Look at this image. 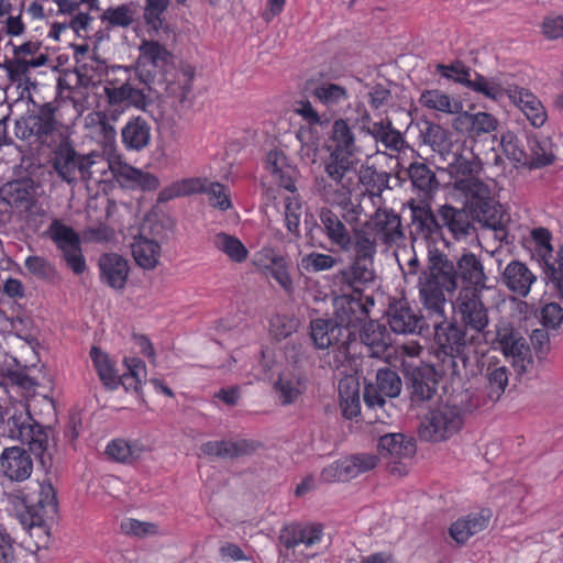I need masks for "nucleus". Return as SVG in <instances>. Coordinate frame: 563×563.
<instances>
[{"label": "nucleus", "mask_w": 563, "mask_h": 563, "mask_svg": "<svg viewBox=\"0 0 563 563\" xmlns=\"http://www.w3.org/2000/svg\"><path fill=\"white\" fill-rule=\"evenodd\" d=\"M460 289L475 291L489 290V280L482 260L472 252L463 253L453 263L446 254L438 249L428 251V262L418 278L419 299L423 309H430L443 317V308L446 306V294Z\"/></svg>", "instance_id": "nucleus-1"}, {"label": "nucleus", "mask_w": 563, "mask_h": 563, "mask_svg": "<svg viewBox=\"0 0 563 563\" xmlns=\"http://www.w3.org/2000/svg\"><path fill=\"white\" fill-rule=\"evenodd\" d=\"M151 91L147 79L139 76L133 67L114 65L103 85L104 107L119 120L129 108L145 111L152 104Z\"/></svg>", "instance_id": "nucleus-2"}, {"label": "nucleus", "mask_w": 563, "mask_h": 563, "mask_svg": "<svg viewBox=\"0 0 563 563\" xmlns=\"http://www.w3.org/2000/svg\"><path fill=\"white\" fill-rule=\"evenodd\" d=\"M8 503L25 530L38 531L37 537L45 543L48 536V522L58 510L56 490L49 481L37 483L33 496L23 492L9 493Z\"/></svg>", "instance_id": "nucleus-3"}, {"label": "nucleus", "mask_w": 563, "mask_h": 563, "mask_svg": "<svg viewBox=\"0 0 563 563\" xmlns=\"http://www.w3.org/2000/svg\"><path fill=\"white\" fill-rule=\"evenodd\" d=\"M428 316L435 318L434 328V351L433 355L438 362L439 373L443 376H460L462 369L466 366L467 357L466 332L465 328L460 325L457 321L448 322L445 307L443 308V317L437 314L430 309H424Z\"/></svg>", "instance_id": "nucleus-4"}, {"label": "nucleus", "mask_w": 563, "mask_h": 563, "mask_svg": "<svg viewBox=\"0 0 563 563\" xmlns=\"http://www.w3.org/2000/svg\"><path fill=\"white\" fill-rule=\"evenodd\" d=\"M56 108L53 103L46 102L36 110L29 111L25 115L15 121V136L29 144L37 146H51L59 135Z\"/></svg>", "instance_id": "nucleus-5"}, {"label": "nucleus", "mask_w": 563, "mask_h": 563, "mask_svg": "<svg viewBox=\"0 0 563 563\" xmlns=\"http://www.w3.org/2000/svg\"><path fill=\"white\" fill-rule=\"evenodd\" d=\"M494 349L500 351L503 355L510 361L517 376L530 374L534 368V360L531 349L512 323L500 320L496 324V336L494 339Z\"/></svg>", "instance_id": "nucleus-6"}, {"label": "nucleus", "mask_w": 563, "mask_h": 563, "mask_svg": "<svg viewBox=\"0 0 563 563\" xmlns=\"http://www.w3.org/2000/svg\"><path fill=\"white\" fill-rule=\"evenodd\" d=\"M496 96L489 97L494 101H501L505 97L525 114L534 128H541L548 120V113L540 99L529 89L519 86L511 74L497 76L495 86Z\"/></svg>", "instance_id": "nucleus-7"}, {"label": "nucleus", "mask_w": 563, "mask_h": 563, "mask_svg": "<svg viewBox=\"0 0 563 563\" xmlns=\"http://www.w3.org/2000/svg\"><path fill=\"white\" fill-rule=\"evenodd\" d=\"M463 411L457 406L440 405L430 410L423 418L419 434L430 442H440L456 434L463 427Z\"/></svg>", "instance_id": "nucleus-8"}, {"label": "nucleus", "mask_w": 563, "mask_h": 563, "mask_svg": "<svg viewBox=\"0 0 563 563\" xmlns=\"http://www.w3.org/2000/svg\"><path fill=\"white\" fill-rule=\"evenodd\" d=\"M324 176L317 177L314 190L327 203L344 202L353 189V175L355 166L323 163Z\"/></svg>", "instance_id": "nucleus-9"}, {"label": "nucleus", "mask_w": 563, "mask_h": 563, "mask_svg": "<svg viewBox=\"0 0 563 563\" xmlns=\"http://www.w3.org/2000/svg\"><path fill=\"white\" fill-rule=\"evenodd\" d=\"M484 291H475L471 289H459L455 298L452 300V309L460 325L482 333L488 327V310L483 302Z\"/></svg>", "instance_id": "nucleus-10"}, {"label": "nucleus", "mask_w": 563, "mask_h": 563, "mask_svg": "<svg viewBox=\"0 0 563 563\" xmlns=\"http://www.w3.org/2000/svg\"><path fill=\"white\" fill-rule=\"evenodd\" d=\"M46 235L63 253L67 266L77 275L86 269L79 234L58 219H54L46 230Z\"/></svg>", "instance_id": "nucleus-11"}, {"label": "nucleus", "mask_w": 563, "mask_h": 563, "mask_svg": "<svg viewBox=\"0 0 563 563\" xmlns=\"http://www.w3.org/2000/svg\"><path fill=\"white\" fill-rule=\"evenodd\" d=\"M7 426L11 439L26 444L36 456H43L48 446V433L29 412L12 415Z\"/></svg>", "instance_id": "nucleus-12"}, {"label": "nucleus", "mask_w": 563, "mask_h": 563, "mask_svg": "<svg viewBox=\"0 0 563 563\" xmlns=\"http://www.w3.org/2000/svg\"><path fill=\"white\" fill-rule=\"evenodd\" d=\"M136 66L139 76L146 78L151 85L156 77L163 78L173 66L172 53L157 41L144 40L139 47Z\"/></svg>", "instance_id": "nucleus-13"}, {"label": "nucleus", "mask_w": 563, "mask_h": 563, "mask_svg": "<svg viewBox=\"0 0 563 563\" xmlns=\"http://www.w3.org/2000/svg\"><path fill=\"white\" fill-rule=\"evenodd\" d=\"M416 451L417 448L413 439L402 433H387L379 438V455L386 460L393 474H406V462L413 457Z\"/></svg>", "instance_id": "nucleus-14"}, {"label": "nucleus", "mask_w": 563, "mask_h": 563, "mask_svg": "<svg viewBox=\"0 0 563 563\" xmlns=\"http://www.w3.org/2000/svg\"><path fill=\"white\" fill-rule=\"evenodd\" d=\"M85 155L78 153L68 140H63L53 152L52 167L60 180L75 185L81 181Z\"/></svg>", "instance_id": "nucleus-15"}, {"label": "nucleus", "mask_w": 563, "mask_h": 563, "mask_svg": "<svg viewBox=\"0 0 563 563\" xmlns=\"http://www.w3.org/2000/svg\"><path fill=\"white\" fill-rule=\"evenodd\" d=\"M375 279L372 262L354 258L333 275V285L342 292L361 295L364 288Z\"/></svg>", "instance_id": "nucleus-16"}, {"label": "nucleus", "mask_w": 563, "mask_h": 563, "mask_svg": "<svg viewBox=\"0 0 563 563\" xmlns=\"http://www.w3.org/2000/svg\"><path fill=\"white\" fill-rule=\"evenodd\" d=\"M329 151L330 155L324 162L355 166L354 133L343 119L335 120L332 124Z\"/></svg>", "instance_id": "nucleus-17"}, {"label": "nucleus", "mask_w": 563, "mask_h": 563, "mask_svg": "<svg viewBox=\"0 0 563 563\" xmlns=\"http://www.w3.org/2000/svg\"><path fill=\"white\" fill-rule=\"evenodd\" d=\"M365 223L384 245L398 244L405 238L400 216L393 209L378 207Z\"/></svg>", "instance_id": "nucleus-18"}, {"label": "nucleus", "mask_w": 563, "mask_h": 563, "mask_svg": "<svg viewBox=\"0 0 563 563\" xmlns=\"http://www.w3.org/2000/svg\"><path fill=\"white\" fill-rule=\"evenodd\" d=\"M401 388V379L395 371L379 368L376 373V382L365 386L364 401L369 408H382L386 404V398L398 397Z\"/></svg>", "instance_id": "nucleus-19"}, {"label": "nucleus", "mask_w": 563, "mask_h": 563, "mask_svg": "<svg viewBox=\"0 0 563 563\" xmlns=\"http://www.w3.org/2000/svg\"><path fill=\"white\" fill-rule=\"evenodd\" d=\"M437 71L444 78L459 82L468 89L482 93L486 98L495 97L497 76L487 78L479 74H475V78H471V69L465 67L461 62L451 65H437Z\"/></svg>", "instance_id": "nucleus-20"}, {"label": "nucleus", "mask_w": 563, "mask_h": 563, "mask_svg": "<svg viewBox=\"0 0 563 563\" xmlns=\"http://www.w3.org/2000/svg\"><path fill=\"white\" fill-rule=\"evenodd\" d=\"M307 388V377L296 366L285 367L273 385L274 393L283 406L295 404Z\"/></svg>", "instance_id": "nucleus-21"}, {"label": "nucleus", "mask_w": 563, "mask_h": 563, "mask_svg": "<svg viewBox=\"0 0 563 563\" xmlns=\"http://www.w3.org/2000/svg\"><path fill=\"white\" fill-rule=\"evenodd\" d=\"M387 322L390 330L397 334L419 333L424 324L423 317L404 300L389 305Z\"/></svg>", "instance_id": "nucleus-22"}, {"label": "nucleus", "mask_w": 563, "mask_h": 563, "mask_svg": "<svg viewBox=\"0 0 563 563\" xmlns=\"http://www.w3.org/2000/svg\"><path fill=\"white\" fill-rule=\"evenodd\" d=\"M434 366L422 364L416 366L410 374V399L419 405L433 398L438 387V375Z\"/></svg>", "instance_id": "nucleus-23"}, {"label": "nucleus", "mask_w": 563, "mask_h": 563, "mask_svg": "<svg viewBox=\"0 0 563 563\" xmlns=\"http://www.w3.org/2000/svg\"><path fill=\"white\" fill-rule=\"evenodd\" d=\"M0 468L11 481L23 482L31 476L33 462L24 449L11 446L3 450L0 456Z\"/></svg>", "instance_id": "nucleus-24"}, {"label": "nucleus", "mask_w": 563, "mask_h": 563, "mask_svg": "<svg viewBox=\"0 0 563 563\" xmlns=\"http://www.w3.org/2000/svg\"><path fill=\"white\" fill-rule=\"evenodd\" d=\"M100 280L114 290H123L130 273V266L123 256L109 253L99 258Z\"/></svg>", "instance_id": "nucleus-25"}, {"label": "nucleus", "mask_w": 563, "mask_h": 563, "mask_svg": "<svg viewBox=\"0 0 563 563\" xmlns=\"http://www.w3.org/2000/svg\"><path fill=\"white\" fill-rule=\"evenodd\" d=\"M152 126L141 115L130 118L121 129V142L129 152H141L151 144Z\"/></svg>", "instance_id": "nucleus-26"}, {"label": "nucleus", "mask_w": 563, "mask_h": 563, "mask_svg": "<svg viewBox=\"0 0 563 563\" xmlns=\"http://www.w3.org/2000/svg\"><path fill=\"white\" fill-rule=\"evenodd\" d=\"M322 527L316 523H292L280 531L279 540L287 549L299 544L311 548L322 539Z\"/></svg>", "instance_id": "nucleus-27"}, {"label": "nucleus", "mask_w": 563, "mask_h": 563, "mask_svg": "<svg viewBox=\"0 0 563 563\" xmlns=\"http://www.w3.org/2000/svg\"><path fill=\"white\" fill-rule=\"evenodd\" d=\"M501 279L511 292L520 297H527L532 285L537 282V276L525 263L511 261L506 265Z\"/></svg>", "instance_id": "nucleus-28"}, {"label": "nucleus", "mask_w": 563, "mask_h": 563, "mask_svg": "<svg viewBox=\"0 0 563 563\" xmlns=\"http://www.w3.org/2000/svg\"><path fill=\"white\" fill-rule=\"evenodd\" d=\"M319 219L322 231L328 240L340 247V250L344 252L350 251L352 247L351 233L343 219L328 208L320 210Z\"/></svg>", "instance_id": "nucleus-29"}, {"label": "nucleus", "mask_w": 563, "mask_h": 563, "mask_svg": "<svg viewBox=\"0 0 563 563\" xmlns=\"http://www.w3.org/2000/svg\"><path fill=\"white\" fill-rule=\"evenodd\" d=\"M411 212V222L415 230L423 239H433L441 233L439 217L437 218L431 207L423 202H416L413 199L407 202Z\"/></svg>", "instance_id": "nucleus-30"}, {"label": "nucleus", "mask_w": 563, "mask_h": 563, "mask_svg": "<svg viewBox=\"0 0 563 563\" xmlns=\"http://www.w3.org/2000/svg\"><path fill=\"white\" fill-rule=\"evenodd\" d=\"M492 514L488 509L468 514L454 521L450 527V536L457 543H465L472 536L487 528Z\"/></svg>", "instance_id": "nucleus-31"}, {"label": "nucleus", "mask_w": 563, "mask_h": 563, "mask_svg": "<svg viewBox=\"0 0 563 563\" xmlns=\"http://www.w3.org/2000/svg\"><path fill=\"white\" fill-rule=\"evenodd\" d=\"M441 229L446 228L455 240H463L473 229L470 214L465 209L443 205L438 209Z\"/></svg>", "instance_id": "nucleus-32"}, {"label": "nucleus", "mask_w": 563, "mask_h": 563, "mask_svg": "<svg viewBox=\"0 0 563 563\" xmlns=\"http://www.w3.org/2000/svg\"><path fill=\"white\" fill-rule=\"evenodd\" d=\"M498 120L490 113L461 111L454 120V128L472 137L490 133L497 129Z\"/></svg>", "instance_id": "nucleus-33"}, {"label": "nucleus", "mask_w": 563, "mask_h": 563, "mask_svg": "<svg viewBox=\"0 0 563 563\" xmlns=\"http://www.w3.org/2000/svg\"><path fill=\"white\" fill-rule=\"evenodd\" d=\"M258 446V442L243 439L238 441H208L200 449L203 454L209 456L234 459L252 454Z\"/></svg>", "instance_id": "nucleus-34"}, {"label": "nucleus", "mask_w": 563, "mask_h": 563, "mask_svg": "<svg viewBox=\"0 0 563 563\" xmlns=\"http://www.w3.org/2000/svg\"><path fill=\"white\" fill-rule=\"evenodd\" d=\"M362 343L368 349L369 356L390 357V336L379 323L369 321L365 323L360 333Z\"/></svg>", "instance_id": "nucleus-35"}, {"label": "nucleus", "mask_w": 563, "mask_h": 563, "mask_svg": "<svg viewBox=\"0 0 563 563\" xmlns=\"http://www.w3.org/2000/svg\"><path fill=\"white\" fill-rule=\"evenodd\" d=\"M265 169L272 175L274 180L287 191L295 188L294 176L296 169L288 163L285 153L282 150H272L265 157Z\"/></svg>", "instance_id": "nucleus-36"}, {"label": "nucleus", "mask_w": 563, "mask_h": 563, "mask_svg": "<svg viewBox=\"0 0 563 563\" xmlns=\"http://www.w3.org/2000/svg\"><path fill=\"white\" fill-rule=\"evenodd\" d=\"M81 181L106 183L112 176L117 178V167L103 154L91 152L85 155Z\"/></svg>", "instance_id": "nucleus-37"}, {"label": "nucleus", "mask_w": 563, "mask_h": 563, "mask_svg": "<svg viewBox=\"0 0 563 563\" xmlns=\"http://www.w3.org/2000/svg\"><path fill=\"white\" fill-rule=\"evenodd\" d=\"M117 180L131 189L155 190L159 187V179L154 174L143 172L131 165L124 164L117 167Z\"/></svg>", "instance_id": "nucleus-38"}, {"label": "nucleus", "mask_w": 563, "mask_h": 563, "mask_svg": "<svg viewBox=\"0 0 563 563\" xmlns=\"http://www.w3.org/2000/svg\"><path fill=\"white\" fill-rule=\"evenodd\" d=\"M131 251L135 263L144 269H154L159 263L162 247L153 239L143 235L134 238Z\"/></svg>", "instance_id": "nucleus-39"}, {"label": "nucleus", "mask_w": 563, "mask_h": 563, "mask_svg": "<svg viewBox=\"0 0 563 563\" xmlns=\"http://www.w3.org/2000/svg\"><path fill=\"white\" fill-rule=\"evenodd\" d=\"M339 400L345 419H353L360 415V384L355 378L345 377L339 382Z\"/></svg>", "instance_id": "nucleus-40"}, {"label": "nucleus", "mask_w": 563, "mask_h": 563, "mask_svg": "<svg viewBox=\"0 0 563 563\" xmlns=\"http://www.w3.org/2000/svg\"><path fill=\"white\" fill-rule=\"evenodd\" d=\"M343 328L329 319H316L310 324V336L318 349H329L339 342Z\"/></svg>", "instance_id": "nucleus-41"}, {"label": "nucleus", "mask_w": 563, "mask_h": 563, "mask_svg": "<svg viewBox=\"0 0 563 563\" xmlns=\"http://www.w3.org/2000/svg\"><path fill=\"white\" fill-rule=\"evenodd\" d=\"M419 103L433 111L445 114H459L463 109V103L451 98L448 93L439 89H428L422 91L419 97Z\"/></svg>", "instance_id": "nucleus-42"}, {"label": "nucleus", "mask_w": 563, "mask_h": 563, "mask_svg": "<svg viewBox=\"0 0 563 563\" xmlns=\"http://www.w3.org/2000/svg\"><path fill=\"white\" fill-rule=\"evenodd\" d=\"M377 239L366 223L352 229L351 250L354 251V258L372 262L377 252Z\"/></svg>", "instance_id": "nucleus-43"}, {"label": "nucleus", "mask_w": 563, "mask_h": 563, "mask_svg": "<svg viewBox=\"0 0 563 563\" xmlns=\"http://www.w3.org/2000/svg\"><path fill=\"white\" fill-rule=\"evenodd\" d=\"M310 95L328 109H333L349 99V91L344 86L327 80L311 85Z\"/></svg>", "instance_id": "nucleus-44"}, {"label": "nucleus", "mask_w": 563, "mask_h": 563, "mask_svg": "<svg viewBox=\"0 0 563 563\" xmlns=\"http://www.w3.org/2000/svg\"><path fill=\"white\" fill-rule=\"evenodd\" d=\"M408 175L412 187L421 192L424 198L431 197L439 188L434 172L424 163H411L408 167Z\"/></svg>", "instance_id": "nucleus-45"}, {"label": "nucleus", "mask_w": 563, "mask_h": 563, "mask_svg": "<svg viewBox=\"0 0 563 563\" xmlns=\"http://www.w3.org/2000/svg\"><path fill=\"white\" fill-rule=\"evenodd\" d=\"M205 183L206 180L199 177L176 180L158 192L157 201L165 203L175 198L203 192Z\"/></svg>", "instance_id": "nucleus-46"}, {"label": "nucleus", "mask_w": 563, "mask_h": 563, "mask_svg": "<svg viewBox=\"0 0 563 563\" xmlns=\"http://www.w3.org/2000/svg\"><path fill=\"white\" fill-rule=\"evenodd\" d=\"M366 314L363 303L357 298L343 296L338 301L336 317L343 331L350 327H356L358 322L365 319Z\"/></svg>", "instance_id": "nucleus-47"}, {"label": "nucleus", "mask_w": 563, "mask_h": 563, "mask_svg": "<svg viewBox=\"0 0 563 563\" xmlns=\"http://www.w3.org/2000/svg\"><path fill=\"white\" fill-rule=\"evenodd\" d=\"M529 165L533 168H540L553 163L555 156L553 144L549 137L532 135L528 140Z\"/></svg>", "instance_id": "nucleus-48"}, {"label": "nucleus", "mask_w": 563, "mask_h": 563, "mask_svg": "<svg viewBox=\"0 0 563 563\" xmlns=\"http://www.w3.org/2000/svg\"><path fill=\"white\" fill-rule=\"evenodd\" d=\"M212 244L234 263H243L249 256L245 245L236 236L225 232L214 234Z\"/></svg>", "instance_id": "nucleus-49"}, {"label": "nucleus", "mask_w": 563, "mask_h": 563, "mask_svg": "<svg viewBox=\"0 0 563 563\" xmlns=\"http://www.w3.org/2000/svg\"><path fill=\"white\" fill-rule=\"evenodd\" d=\"M367 134L382 142L386 148L391 151H399L404 145L400 132L393 126L388 119L374 122L372 126L367 128Z\"/></svg>", "instance_id": "nucleus-50"}, {"label": "nucleus", "mask_w": 563, "mask_h": 563, "mask_svg": "<svg viewBox=\"0 0 563 563\" xmlns=\"http://www.w3.org/2000/svg\"><path fill=\"white\" fill-rule=\"evenodd\" d=\"M144 446L122 439L112 440L106 448L108 456L117 462L132 463L141 457Z\"/></svg>", "instance_id": "nucleus-51"}, {"label": "nucleus", "mask_w": 563, "mask_h": 563, "mask_svg": "<svg viewBox=\"0 0 563 563\" xmlns=\"http://www.w3.org/2000/svg\"><path fill=\"white\" fill-rule=\"evenodd\" d=\"M360 181L365 187L366 194L375 205L380 200L382 192L389 187V175L374 168H366L360 175Z\"/></svg>", "instance_id": "nucleus-52"}, {"label": "nucleus", "mask_w": 563, "mask_h": 563, "mask_svg": "<svg viewBox=\"0 0 563 563\" xmlns=\"http://www.w3.org/2000/svg\"><path fill=\"white\" fill-rule=\"evenodd\" d=\"M48 56H38L36 59H20L13 55V58L5 65L9 78L13 82H29V73L31 68H37L46 65Z\"/></svg>", "instance_id": "nucleus-53"}, {"label": "nucleus", "mask_w": 563, "mask_h": 563, "mask_svg": "<svg viewBox=\"0 0 563 563\" xmlns=\"http://www.w3.org/2000/svg\"><path fill=\"white\" fill-rule=\"evenodd\" d=\"M487 395L492 401L503 396L508 385V368L505 365L489 364L486 369Z\"/></svg>", "instance_id": "nucleus-54"}, {"label": "nucleus", "mask_w": 563, "mask_h": 563, "mask_svg": "<svg viewBox=\"0 0 563 563\" xmlns=\"http://www.w3.org/2000/svg\"><path fill=\"white\" fill-rule=\"evenodd\" d=\"M112 111L106 107L95 112L96 121V134L99 141L107 148H113L117 141V130L114 123L118 120L112 118Z\"/></svg>", "instance_id": "nucleus-55"}, {"label": "nucleus", "mask_w": 563, "mask_h": 563, "mask_svg": "<svg viewBox=\"0 0 563 563\" xmlns=\"http://www.w3.org/2000/svg\"><path fill=\"white\" fill-rule=\"evenodd\" d=\"M422 135L424 143L429 144L434 152H438L443 161H446L452 145L448 132L439 124L428 123Z\"/></svg>", "instance_id": "nucleus-56"}, {"label": "nucleus", "mask_w": 563, "mask_h": 563, "mask_svg": "<svg viewBox=\"0 0 563 563\" xmlns=\"http://www.w3.org/2000/svg\"><path fill=\"white\" fill-rule=\"evenodd\" d=\"M90 356L103 385L110 389L117 388L119 385V376L108 355L100 349L93 346L90 351Z\"/></svg>", "instance_id": "nucleus-57"}, {"label": "nucleus", "mask_w": 563, "mask_h": 563, "mask_svg": "<svg viewBox=\"0 0 563 563\" xmlns=\"http://www.w3.org/2000/svg\"><path fill=\"white\" fill-rule=\"evenodd\" d=\"M134 9L129 4L110 7L101 15V22L107 29H126L134 22Z\"/></svg>", "instance_id": "nucleus-58"}, {"label": "nucleus", "mask_w": 563, "mask_h": 563, "mask_svg": "<svg viewBox=\"0 0 563 563\" xmlns=\"http://www.w3.org/2000/svg\"><path fill=\"white\" fill-rule=\"evenodd\" d=\"M340 258L330 254L310 252L301 256L298 262V268L306 273H320L332 269Z\"/></svg>", "instance_id": "nucleus-59"}, {"label": "nucleus", "mask_w": 563, "mask_h": 563, "mask_svg": "<svg viewBox=\"0 0 563 563\" xmlns=\"http://www.w3.org/2000/svg\"><path fill=\"white\" fill-rule=\"evenodd\" d=\"M170 0H145L143 18L150 31L156 34L164 27V13Z\"/></svg>", "instance_id": "nucleus-60"}, {"label": "nucleus", "mask_w": 563, "mask_h": 563, "mask_svg": "<svg viewBox=\"0 0 563 563\" xmlns=\"http://www.w3.org/2000/svg\"><path fill=\"white\" fill-rule=\"evenodd\" d=\"M545 278L560 291L563 290V243L558 247L555 254L540 263Z\"/></svg>", "instance_id": "nucleus-61"}, {"label": "nucleus", "mask_w": 563, "mask_h": 563, "mask_svg": "<svg viewBox=\"0 0 563 563\" xmlns=\"http://www.w3.org/2000/svg\"><path fill=\"white\" fill-rule=\"evenodd\" d=\"M295 191L296 187L283 198L285 223L287 230L291 233L298 232L302 211L300 199Z\"/></svg>", "instance_id": "nucleus-62"}, {"label": "nucleus", "mask_w": 563, "mask_h": 563, "mask_svg": "<svg viewBox=\"0 0 563 563\" xmlns=\"http://www.w3.org/2000/svg\"><path fill=\"white\" fill-rule=\"evenodd\" d=\"M345 471L351 476V479L358 475L374 470L377 466L378 457L372 453H358L344 457Z\"/></svg>", "instance_id": "nucleus-63"}, {"label": "nucleus", "mask_w": 563, "mask_h": 563, "mask_svg": "<svg viewBox=\"0 0 563 563\" xmlns=\"http://www.w3.org/2000/svg\"><path fill=\"white\" fill-rule=\"evenodd\" d=\"M454 188L466 198L485 200L489 197L488 186L474 176L457 178L454 180Z\"/></svg>", "instance_id": "nucleus-64"}]
</instances>
